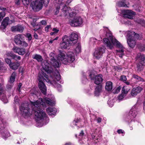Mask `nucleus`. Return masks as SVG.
I'll return each instance as SVG.
<instances>
[{
	"mask_svg": "<svg viewBox=\"0 0 145 145\" xmlns=\"http://www.w3.org/2000/svg\"><path fill=\"white\" fill-rule=\"evenodd\" d=\"M53 30L54 31V33H57L59 31L57 29L55 28H54L53 29Z\"/></svg>",
	"mask_w": 145,
	"mask_h": 145,
	"instance_id": "13d9d810",
	"label": "nucleus"
},
{
	"mask_svg": "<svg viewBox=\"0 0 145 145\" xmlns=\"http://www.w3.org/2000/svg\"><path fill=\"white\" fill-rule=\"evenodd\" d=\"M15 3L16 4H17V5H19L20 4V2H19V0H18V1H16V2H15Z\"/></svg>",
	"mask_w": 145,
	"mask_h": 145,
	"instance_id": "e2e57ef3",
	"label": "nucleus"
},
{
	"mask_svg": "<svg viewBox=\"0 0 145 145\" xmlns=\"http://www.w3.org/2000/svg\"><path fill=\"white\" fill-rule=\"evenodd\" d=\"M25 53V50L24 48H20L19 50V54L22 55Z\"/></svg>",
	"mask_w": 145,
	"mask_h": 145,
	"instance_id": "e433bc0d",
	"label": "nucleus"
},
{
	"mask_svg": "<svg viewBox=\"0 0 145 145\" xmlns=\"http://www.w3.org/2000/svg\"><path fill=\"white\" fill-rule=\"evenodd\" d=\"M122 12L124 17L130 19H133V16L135 15V12L131 10H123Z\"/></svg>",
	"mask_w": 145,
	"mask_h": 145,
	"instance_id": "f8f14e48",
	"label": "nucleus"
},
{
	"mask_svg": "<svg viewBox=\"0 0 145 145\" xmlns=\"http://www.w3.org/2000/svg\"><path fill=\"white\" fill-rule=\"evenodd\" d=\"M121 88V87L120 86L114 89L113 90V92L114 93H119L120 92Z\"/></svg>",
	"mask_w": 145,
	"mask_h": 145,
	"instance_id": "7c9ffc66",
	"label": "nucleus"
},
{
	"mask_svg": "<svg viewBox=\"0 0 145 145\" xmlns=\"http://www.w3.org/2000/svg\"><path fill=\"white\" fill-rule=\"evenodd\" d=\"M31 24L34 27H35L36 26H38L35 22H32L31 23Z\"/></svg>",
	"mask_w": 145,
	"mask_h": 145,
	"instance_id": "3c124183",
	"label": "nucleus"
},
{
	"mask_svg": "<svg viewBox=\"0 0 145 145\" xmlns=\"http://www.w3.org/2000/svg\"><path fill=\"white\" fill-rule=\"evenodd\" d=\"M47 24V22L46 20H42L40 21L37 25V26H39L41 28L42 27V25H45Z\"/></svg>",
	"mask_w": 145,
	"mask_h": 145,
	"instance_id": "cd10ccee",
	"label": "nucleus"
},
{
	"mask_svg": "<svg viewBox=\"0 0 145 145\" xmlns=\"http://www.w3.org/2000/svg\"><path fill=\"white\" fill-rule=\"evenodd\" d=\"M34 36L35 38L36 39H37L38 36L37 35L36 33H34Z\"/></svg>",
	"mask_w": 145,
	"mask_h": 145,
	"instance_id": "680f3d73",
	"label": "nucleus"
},
{
	"mask_svg": "<svg viewBox=\"0 0 145 145\" xmlns=\"http://www.w3.org/2000/svg\"><path fill=\"white\" fill-rule=\"evenodd\" d=\"M127 87L124 86L122 88V93L123 94H126L127 93L129 89H127Z\"/></svg>",
	"mask_w": 145,
	"mask_h": 145,
	"instance_id": "2f4dec72",
	"label": "nucleus"
},
{
	"mask_svg": "<svg viewBox=\"0 0 145 145\" xmlns=\"http://www.w3.org/2000/svg\"><path fill=\"white\" fill-rule=\"evenodd\" d=\"M56 75H54L57 81L59 80L60 79V76L57 71H56Z\"/></svg>",
	"mask_w": 145,
	"mask_h": 145,
	"instance_id": "f704fd0d",
	"label": "nucleus"
},
{
	"mask_svg": "<svg viewBox=\"0 0 145 145\" xmlns=\"http://www.w3.org/2000/svg\"><path fill=\"white\" fill-rule=\"evenodd\" d=\"M105 89L108 91H111L113 88L112 83L110 81H108L106 83Z\"/></svg>",
	"mask_w": 145,
	"mask_h": 145,
	"instance_id": "4be33fe9",
	"label": "nucleus"
},
{
	"mask_svg": "<svg viewBox=\"0 0 145 145\" xmlns=\"http://www.w3.org/2000/svg\"><path fill=\"white\" fill-rule=\"evenodd\" d=\"M16 74L15 72H13L11 76L10 79L8 81L9 82L10 84L13 83L15 81Z\"/></svg>",
	"mask_w": 145,
	"mask_h": 145,
	"instance_id": "393cba45",
	"label": "nucleus"
},
{
	"mask_svg": "<svg viewBox=\"0 0 145 145\" xmlns=\"http://www.w3.org/2000/svg\"><path fill=\"white\" fill-rule=\"evenodd\" d=\"M38 80L39 87L42 93L44 95L46 94V87L44 82L46 81L51 84H52V81L48 78V76L46 73L42 71L40 72L38 74Z\"/></svg>",
	"mask_w": 145,
	"mask_h": 145,
	"instance_id": "39448f33",
	"label": "nucleus"
},
{
	"mask_svg": "<svg viewBox=\"0 0 145 145\" xmlns=\"http://www.w3.org/2000/svg\"><path fill=\"white\" fill-rule=\"evenodd\" d=\"M22 86V84L21 83H20L19 84L18 86V87L17 88V90L19 92V93H20V88Z\"/></svg>",
	"mask_w": 145,
	"mask_h": 145,
	"instance_id": "09e8293b",
	"label": "nucleus"
},
{
	"mask_svg": "<svg viewBox=\"0 0 145 145\" xmlns=\"http://www.w3.org/2000/svg\"><path fill=\"white\" fill-rule=\"evenodd\" d=\"M46 111L49 115H54L56 112V108L54 107H49L46 109Z\"/></svg>",
	"mask_w": 145,
	"mask_h": 145,
	"instance_id": "aec40b11",
	"label": "nucleus"
},
{
	"mask_svg": "<svg viewBox=\"0 0 145 145\" xmlns=\"http://www.w3.org/2000/svg\"><path fill=\"white\" fill-rule=\"evenodd\" d=\"M3 65L2 62L0 60V67H1Z\"/></svg>",
	"mask_w": 145,
	"mask_h": 145,
	"instance_id": "774afa93",
	"label": "nucleus"
},
{
	"mask_svg": "<svg viewBox=\"0 0 145 145\" xmlns=\"http://www.w3.org/2000/svg\"><path fill=\"white\" fill-rule=\"evenodd\" d=\"M125 1H122L118 2L117 3L118 6L120 7H127V6Z\"/></svg>",
	"mask_w": 145,
	"mask_h": 145,
	"instance_id": "bb28decb",
	"label": "nucleus"
},
{
	"mask_svg": "<svg viewBox=\"0 0 145 145\" xmlns=\"http://www.w3.org/2000/svg\"><path fill=\"white\" fill-rule=\"evenodd\" d=\"M24 28L21 25H17L13 26L11 28V30L12 32H22L23 31Z\"/></svg>",
	"mask_w": 145,
	"mask_h": 145,
	"instance_id": "a211bd4d",
	"label": "nucleus"
},
{
	"mask_svg": "<svg viewBox=\"0 0 145 145\" xmlns=\"http://www.w3.org/2000/svg\"><path fill=\"white\" fill-rule=\"evenodd\" d=\"M138 57H139V63L137 64V71H140L143 69L142 66L145 65V56L143 54H139Z\"/></svg>",
	"mask_w": 145,
	"mask_h": 145,
	"instance_id": "1a4fd4ad",
	"label": "nucleus"
},
{
	"mask_svg": "<svg viewBox=\"0 0 145 145\" xmlns=\"http://www.w3.org/2000/svg\"><path fill=\"white\" fill-rule=\"evenodd\" d=\"M32 57L33 59L37 60L38 62L41 61L43 60L42 56L39 54H36L33 55Z\"/></svg>",
	"mask_w": 145,
	"mask_h": 145,
	"instance_id": "b1692460",
	"label": "nucleus"
},
{
	"mask_svg": "<svg viewBox=\"0 0 145 145\" xmlns=\"http://www.w3.org/2000/svg\"><path fill=\"white\" fill-rule=\"evenodd\" d=\"M120 79L123 81H126L127 78L125 76L122 75L121 76Z\"/></svg>",
	"mask_w": 145,
	"mask_h": 145,
	"instance_id": "c03bdc74",
	"label": "nucleus"
},
{
	"mask_svg": "<svg viewBox=\"0 0 145 145\" xmlns=\"http://www.w3.org/2000/svg\"><path fill=\"white\" fill-rule=\"evenodd\" d=\"M137 114L135 108H133L129 111L128 116L130 119L132 120L136 116Z\"/></svg>",
	"mask_w": 145,
	"mask_h": 145,
	"instance_id": "2eb2a0df",
	"label": "nucleus"
},
{
	"mask_svg": "<svg viewBox=\"0 0 145 145\" xmlns=\"http://www.w3.org/2000/svg\"><path fill=\"white\" fill-rule=\"evenodd\" d=\"M140 49L142 51L145 50V45H143L140 48Z\"/></svg>",
	"mask_w": 145,
	"mask_h": 145,
	"instance_id": "6e6d98bb",
	"label": "nucleus"
},
{
	"mask_svg": "<svg viewBox=\"0 0 145 145\" xmlns=\"http://www.w3.org/2000/svg\"><path fill=\"white\" fill-rule=\"evenodd\" d=\"M84 135V133L83 132V131H82L80 133V135H79V136L80 137H82Z\"/></svg>",
	"mask_w": 145,
	"mask_h": 145,
	"instance_id": "4d7b16f0",
	"label": "nucleus"
},
{
	"mask_svg": "<svg viewBox=\"0 0 145 145\" xmlns=\"http://www.w3.org/2000/svg\"><path fill=\"white\" fill-rule=\"evenodd\" d=\"M65 145H74L71 143H66L65 144Z\"/></svg>",
	"mask_w": 145,
	"mask_h": 145,
	"instance_id": "0e129e2a",
	"label": "nucleus"
},
{
	"mask_svg": "<svg viewBox=\"0 0 145 145\" xmlns=\"http://www.w3.org/2000/svg\"><path fill=\"white\" fill-rule=\"evenodd\" d=\"M143 108L144 110H145V101L143 103Z\"/></svg>",
	"mask_w": 145,
	"mask_h": 145,
	"instance_id": "338daca9",
	"label": "nucleus"
},
{
	"mask_svg": "<svg viewBox=\"0 0 145 145\" xmlns=\"http://www.w3.org/2000/svg\"><path fill=\"white\" fill-rule=\"evenodd\" d=\"M65 0H55L56 2L59 4L60 6L59 7H57L56 8V13L57 14L59 12V10L60 8H62V10L65 16L68 15L69 16H71L70 13L71 12V10L70 8L67 7V5L70 3V1L69 2L68 1H65Z\"/></svg>",
	"mask_w": 145,
	"mask_h": 145,
	"instance_id": "423d86ee",
	"label": "nucleus"
},
{
	"mask_svg": "<svg viewBox=\"0 0 145 145\" xmlns=\"http://www.w3.org/2000/svg\"><path fill=\"white\" fill-rule=\"evenodd\" d=\"M142 90V89L140 87H138L136 88H133L131 92V95L133 96L136 95L139 93Z\"/></svg>",
	"mask_w": 145,
	"mask_h": 145,
	"instance_id": "dca6fc26",
	"label": "nucleus"
},
{
	"mask_svg": "<svg viewBox=\"0 0 145 145\" xmlns=\"http://www.w3.org/2000/svg\"><path fill=\"white\" fill-rule=\"evenodd\" d=\"M27 37L29 41L30 40L32 39V37L31 34L29 33H27Z\"/></svg>",
	"mask_w": 145,
	"mask_h": 145,
	"instance_id": "de8ad7c7",
	"label": "nucleus"
},
{
	"mask_svg": "<svg viewBox=\"0 0 145 145\" xmlns=\"http://www.w3.org/2000/svg\"><path fill=\"white\" fill-rule=\"evenodd\" d=\"M82 23V18L80 16L74 17L73 19L70 22V25L73 27H76L81 25Z\"/></svg>",
	"mask_w": 145,
	"mask_h": 145,
	"instance_id": "9d476101",
	"label": "nucleus"
},
{
	"mask_svg": "<svg viewBox=\"0 0 145 145\" xmlns=\"http://www.w3.org/2000/svg\"><path fill=\"white\" fill-rule=\"evenodd\" d=\"M78 35L75 33H72L69 37L65 35L62 38V42L60 44L61 48L66 49L70 45H72L77 42Z\"/></svg>",
	"mask_w": 145,
	"mask_h": 145,
	"instance_id": "20e7f679",
	"label": "nucleus"
},
{
	"mask_svg": "<svg viewBox=\"0 0 145 145\" xmlns=\"http://www.w3.org/2000/svg\"><path fill=\"white\" fill-rule=\"evenodd\" d=\"M6 133H4L3 134V137L4 138L6 139L7 137H9L10 135V134L8 132H6Z\"/></svg>",
	"mask_w": 145,
	"mask_h": 145,
	"instance_id": "58836bf2",
	"label": "nucleus"
},
{
	"mask_svg": "<svg viewBox=\"0 0 145 145\" xmlns=\"http://www.w3.org/2000/svg\"><path fill=\"white\" fill-rule=\"evenodd\" d=\"M7 55L8 56L11 57H12V59H15V57L16 55L14 54L11 52H8L7 54Z\"/></svg>",
	"mask_w": 145,
	"mask_h": 145,
	"instance_id": "c9c22d12",
	"label": "nucleus"
},
{
	"mask_svg": "<svg viewBox=\"0 0 145 145\" xmlns=\"http://www.w3.org/2000/svg\"><path fill=\"white\" fill-rule=\"evenodd\" d=\"M37 27H36V28H35V29H33V30L35 31H36L38 29H41L40 28V27H39V26H37Z\"/></svg>",
	"mask_w": 145,
	"mask_h": 145,
	"instance_id": "bf43d9fd",
	"label": "nucleus"
},
{
	"mask_svg": "<svg viewBox=\"0 0 145 145\" xmlns=\"http://www.w3.org/2000/svg\"><path fill=\"white\" fill-rule=\"evenodd\" d=\"M106 35L107 37H110V40L112 43L108 39L104 38L103 40L104 43L106 44L109 49L111 50L113 48L114 46L115 45L119 49L116 50V55L119 56L120 57H122V56L124 55V47L120 42L112 37L111 34L106 33Z\"/></svg>",
	"mask_w": 145,
	"mask_h": 145,
	"instance_id": "7ed1b4c3",
	"label": "nucleus"
},
{
	"mask_svg": "<svg viewBox=\"0 0 145 145\" xmlns=\"http://www.w3.org/2000/svg\"><path fill=\"white\" fill-rule=\"evenodd\" d=\"M14 99V101L15 103H17L18 102L19 100L18 97L15 96Z\"/></svg>",
	"mask_w": 145,
	"mask_h": 145,
	"instance_id": "603ef678",
	"label": "nucleus"
},
{
	"mask_svg": "<svg viewBox=\"0 0 145 145\" xmlns=\"http://www.w3.org/2000/svg\"><path fill=\"white\" fill-rule=\"evenodd\" d=\"M50 58L51 60H53L55 59L54 57L55 56V55L53 53L51 52L50 54Z\"/></svg>",
	"mask_w": 145,
	"mask_h": 145,
	"instance_id": "79ce46f5",
	"label": "nucleus"
},
{
	"mask_svg": "<svg viewBox=\"0 0 145 145\" xmlns=\"http://www.w3.org/2000/svg\"><path fill=\"white\" fill-rule=\"evenodd\" d=\"M108 103L110 107H112L113 106V103L111 101H108Z\"/></svg>",
	"mask_w": 145,
	"mask_h": 145,
	"instance_id": "8fccbe9b",
	"label": "nucleus"
},
{
	"mask_svg": "<svg viewBox=\"0 0 145 145\" xmlns=\"http://www.w3.org/2000/svg\"><path fill=\"white\" fill-rule=\"evenodd\" d=\"M81 51V45L78 44L75 50V52L76 54L79 53Z\"/></svg>",
	"mask_w": 145,
	"mask_h": 145,
	"instance_id": "c85d7f7f",
	"label": "nucleus"
},
{
	"mask_svg": "<svg viewBox=\"0 0 145 145\" xmlns=\"http://www.w3.org/2000/svg\"><path fill=\"white\" fill-rule=\"evenodd\" d=\"M0 10H2L1 12H0V22L1 21L3 18L5 16V12L7 11V10L5 8H4L0 6Z\"/></svg>",
	"mask_w": 145,
	"mask_h": 145,
	"instance_id": "412c9836",
	"label": "nucleus"
},
{
	"mask_svg": "<svg viewBox=\"0 0 145 145\" xmlns=\"http://www.w3.org/2000/svg\"><path fill=\"white\" fill-rule=\"evenodd\" d=\"M94 83L97 85H99L101 83L103 80V76L101 74H98L95 76Z\"/></svg>",
	"mask_w": 145,
	"mask_h": 145,
	"instance_id": "f3484780",
	"label": "nucleus"
},
{
	"mask_svg": "<svg viewBox=\"0 0 145 145\" xmlns=\"http://www.w3.org/2000/svg\"><path fill=\"white\" fill-rule=\"evenodd\" d=\"M0 96L3 101L6 99L5 95L2 91L0 92Z\"/></svg>",
	"mask_w": 145,
	"mask_h": 145,
	"instance_id": "4c0bfd02",
	"label": "nucleus"
},
{
	"mask_svg": "<svg viewBox=\"0 0 145 145\" xmlns=\"http://www.w3.org/2000/svg\"><path fill=\"white\" fill-rule=\"evenodd\" d=\"M5 62L9 66H10V65L12 63L11 60L8 58H6L5 59Z\"/></svg>",
	"mask_w": 145,
	"mask_h": 145,
	"instance_id": "a19ab883",
	"label": "nucleus"
},
{
	"mask_svg": "<svg viewBox=\"0 0 145 145\" xmlns=\"http://www.w3.org/2000/svg\"><path fill=\"white\" fill-rule=\"evenodd\" d=\"M45 71L48 73H50L52 72L53 71V69L48 66L45 67Z\"/></svg>",
	"mask_w": 145,
	"mask_h": 145,
	"instance_id": "72a5a7b5",
	"label": "nucleus"
},
{
	"mask_svg": "<svg viewBox=\"0 0 145 145\" xmlns=\"http://www.w3.org/2000/svg\"><path fill=\"white\" fill-rule=\"evenodd\" d=\"M20 48L17 47H14L12 50L15 53H18L19 54Z\"/></svg>",
	"mask_w": 145,
	"mask_h": 145,
	"instance_id": "ea45409f",
	"label": "nucleus"
},
{
	"mask_svg": "<svg viewBox=\"0 0 145 145\" xmlns=\"http://www.w3.org/2000/svg\"><path fill=\"white\" fill-rule=\"evenodd\" d=\"M117 132L119 134L124 133V131L122 129H119L117 131Z\"/></svg>",
	"mask_w": 145,
	"mask_h": 145,
	"instance_id": "5fc2aeb1",
	"label": "nucleus"
},
{
	"mask_svg": "<svg viewBox=\"0 0 145 145\" xmlns=\"http://www.w3.org/2000/svg\"><path fill=\"white\" fill-rule=\"evenodd\" d=\"M24 40V37L21 34H18L16 35L14 39V42L17 45L25 47L27 46L28 44Z\"/></svg>",
	"mask_w": 145,
	"mask_h": 145,
	"instance_id": "6e6552de",
	"label": "nucleus"
},
{
	"mask_svg": "<svg viewBox=\"0 0 145 145\" xmlns=\"http://www.w3.org/2000/svg\"><path fill=\"white\" fill-rule=\"evenodd\" d=\"M105 52V49L103 48H98L96 49L94 53V56L96 58L99 59L102 56Z\"/></svg>",
	"mask_w": 145,
	"mask_h": 145,
	"instance_id": "9b49d317",
	"label": "nucleus"
},
{
	"mask_svg": "<svg viewBox=\"0 0 145 145\" xmlns=\"http://www.w3.org/2000/svg\"><path fill=\"white\" fill-rule=\"evenodd\" d=\"M57 60L55 59L51 60V63L55 68L58 67L61 65L60 61L65 65L72 62L75 59L74 54L72 52H68L67 54L61 52L59 54L57 57Z\"/></svg>",
	"mask_w": 145,
	"mask_h": 145,
	"instance_id": "f03ea898",
	"label": "nucleus"
},
{
	"mask_svg": "<svg viewBox=\"0 0 145 145\" xmlns=\"http://www.w3.org/2000/svg\"><path fill=\"white\" fill-rule=\"evenodd\" d=\"M134 39V38H130L127 40V43L129 46L132 48H134L136 44V41Z\"/></svg>",
	"mask_w": 145,
	"mask_h": 145,
	"instance_id": "6ab92c4d",
	"label": "nucleus"
},
{
	"mask_svg": "<svg viewBox=\"0 0 145 145\" xmlns=\"http://www.w3.org/2000/svg\"><path fill=\"white\" fill-rule=\"evenodd\" d=\"M21 59V57L20 56H17L16 55L15 57V59H14L16 61H17V60H20Z\"/></svg>",
	"mask_w": 145,
	"mask_h": 145,
	"instance_id": "864d4df0",
	"label": "nucleus"
},
{
	"mask_svg": "<svg viewBox=\"0 0 145 145\" xmlns=\"http://www.w3.org/2000/svg\"><path fill=\"white\" fill-rule=\"evenodd\" d=\"M97 121L98 123H100L101 122V118H98L97 119Z\"/></svg>",
	"mask_w": 145,
	"mask_h": 145,
	"instance_id": "052dcab7",
	"label": "nucleus"
},
{
	"mask_svg": "<svg viewBox=\"0 0 145 145\" xmlns=\"http://www.w3.org/2000/svg\"><path fill=\"white\" fill-rule=\"evenodd\" d=\"M32 9L35 11H38L41 9L42 7L44 0H31Z\"/></svg>",
	"mask_w": 145,
	"mask_h": 145,
	"instance_id": "0eeeda50",
	"label": "nucleus"
},
{
	"mask_svg": "<svg viewBox=\"0 0 145 145\" xmlns=\"http://www.w3.org/2000/svg\"><path fill=\"white\" fill-rule=\"evenodd\" d=\"M102 88V86L101 85L98 86L96 88L95 91V94L96 95H98L99 93L101 92Z\"/></svg>",
	"mask_w": 145,
	"mask_h": 145,
	"instance_id": "a878e982",
	"label": "nucleus"
},
{
	"mask_svg": "<svg viewBox=\"0 0 145 145\" xmlns=\"http://www.w3.org/2000/svg\"><path fill=\"white\" fill-rule=\"evenodd\" d=\"M96 76L95 72L93 71L91 72L89 74V76L91 80L95 79Z\"/></svg>",
	"mask_w": 145,
	"mask_h": 145,
	"instance_id": "c756f323",
	"label": "nucleus"
},
{
	"mask_svg": "<svg viewBox=\"0 0 145 145\" xmlns=\"http://www.w3.org/2000/svg\"><path fill=\"white\" fill-rule=\"evenodd\" d=\"M22 1L24 5H28L30 3V0H22Z\"/></svg>",
	"mask_w": 145,
	"mask_h": 145,
	"instance_id": "37998d69",
	"label": "nucleus"
},
{
	"mask_svg": "<svg viewBox=\"0 0 145 145\" xmlns=\"http://www.w3.org/2000/svg\"><path fill=\"white\" fill-rule=\"evenodd\" d=\"M126 37L127 40L128 39L130 38H134V37L137 36V37L139 36V35L135 33L133 31H128L126 33Z\"/></svg>",
	"mask_w": 145,
	"mask_h": 145,
	"instance_id": "ddd939ff",
	"label": "nucleus"
},
{
	"mask_svg": "<svg viewBox=\"0 0 145 145\" xmlns=\"http://www.w3.org/2000/svg\"><path fill=\"white\" fill-rule=\"evenodd\" d=\"M124 97V94H123L122 93L118 97V99L119 100H121Z\"/></svg>",
	"mask_w": 145,
	"mask_h": 145,
	"instance_id": "49530a36",
	"label": "nucleus"
},
{
	"mask_svg": "<svg viewBox=\"0 0 145 145\" xmlns=\"http://www.w3.org/2000/svg\"><path fill=\"white\" fill-rule=\"evenodd\" d=\"M30 102L32 111L30 110L27 104H22L20 107V110L23 116L27 117L34 114L38 120H48L46 113L42 108L44 109L46 107V104L50 105H53L54 104L53 101L46 97L43 99L40 98L39 100L34 102L30 101Z\"/></svg>",
	"mask_w": 145,
	"mask_h": 145,
	"instance_id": "f257e3e1",
	"label": "nucleus"
},
{
	"mask_svg": "<svg viewBox=\"0 0 145 145\" xmlns=\"http://www.w3.org/2000/svg\"><path fill=\"white\" fill-rule=\"evenodd\" d=\"M133 77L138 80V81H143V79L141 77L137 75L134 74L133 75Z\"/></svg>",
	"mask_w": 145,
	"mask_h": 145,
	"instance_id": "473e14b6",
	"label": "nucleus"
},
{
	"mask_svg": "<svg viewBox=\"0 0 145 145\" xmlns=\"http://www.w3.org/2000/svg\"><path fill=\"white\" fill-rule=\"evenodd\" d=\"M54 41V39L52 40H50L49 41V43H53V42Z\"/></svg>",
	"mask_w": 145,
	"mask_h": 145,
	"instance_id": "69168bd1",
	"label": "nucleus"
},
{
	"mask_svg": "<svg viewBox=\"0 0 145 145\" xmlns=\"http://www.w3.org/2000/svg\"><path fill=\"white\" fill-rule=\"evenodd\" d=\"M13 22L12 20H10L8 17H6L2 23V26H3L5 28L8 24H11Z\"/></svg>",
	"mask_w": 145,
	"mask_h": 145,
	"instance_id": "4468645a",
	"label": "nucleus"
},
{
	"mask_svg": "<svg viewBox=\"0 0 145 145\" xmlns=\"http://www.w3.org/2000/svg\"><path fill=\"white\" fill-rule=\"evenodd\" d=\"M19 65V63L18 62H14L11 63L9 67L11 69L15 70L18 68Z\"/></svg>",
	"mask_w": 145,
	"mask_h": 145,
	"instance_id": "5701e85b",
	"label": "nucleus"
},
{
	"mask_svg": "<svg viewBox=\"0 0 145 145\" xmlns=\"http://www.w3.org/2000/svg\"><path fill=\"white\" fill-rule=\"evenodd\" d=\"M51 25H47L45 28V31L46 32H47L48 31L49 29L51 28Z\"/></svg>",
	"mask_w": 145,
	"mask_h": 145,
	"instance_id": "a18cd8bd",
	"label": "nucleus"
}]
</instances>
